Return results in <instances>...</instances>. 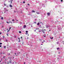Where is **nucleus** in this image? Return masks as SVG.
I'll return each instance as SVG.
<instances>
[{"instance_id": "58", "label": "nucleus", "mask_w": 64, "mask_h": 64, "mask_svg": "<svg viewBox=\"0 0 64 64\" xmlns=\"http://www.w3.org/2000/svg\"><path fill=\"white\" fill-rule=\"evenodd\" d=\"M58 59H59V58H58Z\"/></svg>"}, {"instance_id": "30", "label": "nucleus", "mask_w": 64, "mask_h": 64, "mask_svg": "<svg viewBox=\"0 0 64 64\" xmlns=\"http://www.w3.org/2000/svg\"><path fill=\"white\" fill-rule=\"evenodd\" d=\"M6 47V46H4V48H5V49H6V48H5Z\"/></svg>"}, {"instance_id": "4", "label": "nucleus", "mask_w": 64, "mask_h": 64, "mask_svg": "<svg viewBox=\"0 0 64 64\" xmlns=\"http://www.w3.org/2000/svg\"><path fill=\"white\" fill-rule=\"evenodd\" d=\"M32 13H34L35 12V11L34 10H32Z\"/></svg>"}, {"instance_id": "12", "label": "nucleus", "mask_w": 64, "mask_h": 64, "mask_svg": "<svg viewBox=\"0 0 64 64\" xmlns=\"http://www.w3.org/2000/svg\"><path fill=\"white\" fill-rule=\"evenodd\" d=\"M6 53L5 52H3V54H6Z\"/></svg>"}, {"instance_id": "13", "label": "nucleus", "mask_w": 64, "mask_h": 64, "mask_svg": "<svg viewBox=\"0 0 64 64\" xmlns=\"http://www.w3.org/2000/svg\"><path fill=\"white\" fill-rule=\"evenodd\" d=\"M44 37H46V35H45V36H44Z\"/></svg>"}, {"instance_id": "32", "label": "nucleus", "mask_w": 64, "mask_h": 64, "mask_svg": "<svg viewBox=\"0 0 64 64\" xmlns=\"http://www.w3.org/2000/svg\"><path fill=\"white\" fill-rule=\"evenodd\" d=\"M15 55H16V56H17V55H16V53H15Z\"/></svg>"}, {"instance_id": "8", "label": "nucleus", "mask_w": 64, "mask_h": 64, "mask_svg": "<svg viewBox=\"0 0 64 64\" xmlns=\"http://www.w3.org/2000/svg\"><path fill=\"white\" fill-rule=\"evenodd\" d=\"M10 7H12V6L11 5H10Z\"/></svg>"}, {"instance_id": "48", "label": "nucleus", "mask_w": 64, "mask_h": 64, "mask_svg": "<svg viewBox=\"0 0 64 64\" xmlns=\"http://www.w3.org/2000/svg\"><path fill=\"white\" fill-rule=\"evenodd\" d=\"M4 6H6V4H4Z\"/></svg>"}, {"instance_id": "21", "label": "nucleus", "mask_w": 64, "mask_h": 64, "mask_svg": "<svg viewBox=\"0 0 64 64\" xmlns=\"http://www.w3.org/2000/svg\"><path fill=\"white\" fill-rule=\"evenodd\" d=\"M23 3H25V2H23Z\"/></svg>"}, {"instance_id": "61", "label": "nucleus", "mask_w": 64, "mask_h": 64, "mask_svg": "<svg viewBox=\"0 0 64 64\" xmlns=\"http://www.w3.org/2000/svg\"><path fill=\"white\" fill-rule=\"evenodd\" d=\"M29 25H30V24H29Z\"/></svg>"}, {"instance_id": "23", "label": "nucleus", "mask_w": 64, "mask_h": 64, "mask_svg": "<svg viewBox=\"0 0 64 64\" xmlns=\"http://www.w3.org/2000/svg\"><path fill=\"white\" fill-rule=\"evenodd\" d=\"M12 21H14V20L12 19Z\"/></svg>"}, {"instance_id": "53", "label": "nucleus", "mask_w": 64, "mask_h": 64, "mask_svg": "<svg viewBox=\"0 0 64 64\" xmlns=\"http://www.w3.org/2000/svg\"><path fill=\"white\" fill-rule=\"evenodd\" d=\"M24 64H25V62H24Z\"/></svg>"}, {"instance_id": "34", "label": "nucleus", "mask_w": 64, "mask_h": 64, "mask_svg": "<svg viewBox=\"0 0 64 64\" xmlns=\"http://www.w3.org/2000/svg\"><path fill=\"white\" fill-rule=\"evenodd\" d=\"M2 47V46L1 45L0 46V47Z\"/></svg>"}, {"instance_id": "19", "label": "nucleus", "mask_w": 64, "mask_h": 64, "mask_svg": "<svg viewBox=\"0 0 64 64\" xmlns=\"http://www.w3.org/2000/svg\"><path fill=\"white\" fill-rule=\"evenodd\" d=\"M48 27H49V26H46V28H48Z\"/></svg>"}, {"instance_id": "29", "label": "nucleus", "mask_w": 64, "mask_h": 64, "mask_svg": "<svg viewBox=\"0 0 64 64\" xmlns=\"http://www.w3.org/2000/svg\"><path fill=\"white\" fill-rule=\"evenodd\" d=\"M8 55H10V53H8Z\"/></svg>"}, {"instance_id": "17", "label": "nucleus", "mask_w": 64, "mask_h": 64, "mask_svg": "<svg viewBox=\"0 0 64 64\" xmlns=\"http://www.w3.org/2000/svg\"><path fill=\"white\" fill-rule=\"evenodd\" d=\"M11 29V27H10L9 29V30Z\"/></svg>"}, {"instance_id": "22", "label": "nucleus", "mask_w": 64, "mask_h": 64, "mask_svg": "<svg viewBox=\"0 0 64 64\" xmlns=\"http://www.w3.org/2000/svg\"><path fill=\"white\" fill-rule=\"evenodd\" d=\"M28 5H29V6H30V4H28Z\"/></svg>"}, {"instance_id": "63", "label": "nucleus", "mask_w": 64, "mask_h": 64, "mask_svg": "<svg viewBox=\"0 0 64 64\" xmlns=\"http://www.w3.org/2000/svg\"><path fill=\"white\" fill-rule=\"evenodd\" d=\"M26 10H27V8H26Z\"/></svg>"}, {"instance_id": "44", "label": "nucleus", "mask_w": 64, "mask_h": 64, "mask_svg": "<svg viewBox=\"0 0 64 64\" xmlns=\"http://www.w3.org/2000/svg\"><path fill=\"white\" fill-rule=\"evenodd\" d=\"M19 42H20V40L19 41Z\"/></svg>"}, {"instance_id": "35", "label": "nucleus", "mask_w": 64, "mask_h": 64, "mask_svg": "<svg viewBox=\"0 0 64 64\" xmlns=\"http://www.w3.org/2000/svg\"><path fill=\"white\" fill-rule=\"evenodd\" d=\"M16 38V36H14V38Z\"/></svg>"}, {"instance_id": "6", "label": "nucleus", "mask_w": 64, "mask_h": 64, "mask_svg": "<svg viewBox=\"0 0 64 64\" xmlns=\"http://www.w3.org/2000/svg\"><path fill=\"white\" fill-rule=\"evenodd\" d=\"M10 23L12 24V22H10V21H9V23Z\"/></svg>"}, {"instance_id": "56", "label": "nucleus", "mask_w": 64, "mask_h": 64, "mask_svg": "<svg viewBox=\"0 0 64 64\" xmlns=\"http://www.w3.org/2000/svg\"><path fill=\"white\" fill-rule=\"evenodd\" d=\"M16 21H18V20H17Z\"/></svg>"}, {"instance_id": "45", "label": "nucleus", "mask_w": 64, "mask_h": 64, "mask_svg": "<svg viewBox=\"0 0 64 64\" xmlns=\"http://www.w3.org/2000/svg\"><path fill=\"white\" fill-rule=\"evenodd\" d=\"M11 2V3H12V2L11 1V2Z\"/></svg>"}, {"instance_id": "27", "label": "nucleus", "mask_w": 64, "mask_h": 64, "mask_svg": "<svg viewBox=\"0 0 64 64\" xmlns=\"http://www.w3.org/2000/svg\"><path fill=\"white\" fill-rule=\"evenodd\" d=\"M10 63H11V61H10Z\"/></svg>"}, {"instance_id": "16", "label": "nucleus", "mask_w": 64, "mask_h": 64, "mask_svg": "<svg viewBox=\"0 0 64 64\" xmlns=\"http://www.w3.org/2000/svg\"><path fill=\"white\" fill-rule=\"evenodd\" d=\"M26 33H28V31L26 30Z\"/></svg>"}, {"instance_id": "60", "label": "nucleus", "mask_w": 64, "mask_h": 64, "mask_svg": "<svg viewBox=\"0 0 64 64\" xmlns=\"http://www.w3.org/2000/svg\"><path fill=\"white\" fill-rule=\"evenodd\" d=\"M41 45H43V44H41Z\"/></svg>"}, {"instance_id": "54", "label": "nucleus", "mask_w": 64, "mask_h": 64, "mask_svg": "<svg viewBox=\"0 0 64 64\" xmlns=\"http://www.w3.org/2000/svg\"><path fill=\"white\" fill-rule=\"evenodd\" d=\"M7 64H9V63H8Z\"/></svg>"}, {"instance_id": "49", "label": "nucleus", "mask_w": 64, "mask_h": 64, "mask_svg": "<svg viewBox=\"0 0 64 64\" xmlns=\"http://www.w3.org/2000/svg\"><path fill=\"white\" fill-rule=\"evenodd\" d=\"M22 44H23V42H22Z\"/></svg>"}, {"instance_id": "38", "label": "nucleus", "mask_w": 64, "mask_h": 64, "mask_svg": "<svg viewBox=\"0 0 64 64\" xmlns=\"http://www.w3.org/2000/svg\"><path fill=\"white\" fill-rule=\"evenodd\" d=\"M3 38H5V36H3Z\"/></svg>"}, {"instance_id": "26", "label": "nucleus", "mask_w": 64, "mask_h": 64, "mask_svg": "<svg viewBox=\"0 0 64 64\" xmlns=\"http://www.w3.org/2000/svg\"><path fill=\"white\" fill-rule=\"evenodd\" d=\"M50 38V39H53V37H52V38Z\"/></svg>"}, {"instance_id": "18", "label": "nucleus", "mask_w": 64, "mask_h": 64, "mask_svg": "<svg viewBox=\"0 0 64 64\" xmlns=\"http://www.w3.org/2000/svg\"><path fill=\"white\" fill-rule=\"evenodd\" d=\"M57 50H58V49H59V48H57Z\"/></svg>"}, {"instance_id": "11", "label": "nucleus", "mask_w": 64, "mask_h": 64, "mask_svg": "<svg viewBox=\"0 0 64 64\" xmlns=\"http://www.w3.org/2000/svg\"><path fill=\"white\" fill-rule=\"evenodd\" d=\"M6 57L5 56H4L3 57V58H4Z\"/></svg>"}, {"instance_id": "2", "label": "nucleus", "mask_w": 64, "mask_h": 64, "mask_svg": "<svg viewBox=\"0 0 64 64\" xmlns=\"http://www.w3.org/2000/svg\"><path fill=\"white\" fill-rule=\"evenodd\" d=\"M36 13L37 14H40V13H39V12H36Z\"/></svg>"}, {"instance_id": "7", "label": "nucleus", "mask_w": 64, "mask_h": 64, "mask_svg": "<svg viewBox=\"0 0 64 64\" xmlns=\"http://www.w3.org/2000/svg\"><path fill=\"white\" fill-rule=\"evenodd\" d=\"M1 19H2V20H3V17H2L1 18Z\"/></svg>"}, {"instance_id": "42", "label": "nucleus", "mask_w": 64, "mask_h": 64, "mask_svg": "<svg viewBox=\"0 0 64 64\" xmlns=\"http://www.w3.org/2000/svg\"><path fill=\"white\" fill-rule=\"evenodd\" d=\"M6 42H7V40H6Z\"/></svg>"}, {"instance_id": "43", "label": "nucleus", "mask_w": 64, "mask_h": 64, "mask_svg": "<svg viewBox=\"0 0 64 64\" xmlns=\"http://www.w3.org/2000/svg\"><path fill=\"white\" fill-rule=\"evenodd\" d=\"M41 31H39V32H41Z\"/></svg>"}, {"instance_id": "15", "label": "nucleus", "mask_w": 64, "mask_h": 64, "mask_svg": "<svg viewBox=\"0 0 64 64\" xmlns=\"http://www.w3.org/2000/svg\"><path fill=\"white\" fill-rule=\"evenodd\" d=\"M7 23H9V22H6Z\"/></svg>"}, {"instance_id": "64", "label": "nucleus", "mask_w": 64, "mask_h": 64, "mask_svg": "<svg viewBox=\"0 0 64 64\" xmlns=\"http://www.w3.org/2000/svg\"><path fill=\"white\" fill-rule=\"evenodd\" d=\"M28 38H28L27 39H28Z\"/></svg>"}, {"instance_id": "46", "label": "nucleus", "mask_w": 64, "mask_h": 64, "mask_svg": "<svg viewBox=\"0 0 64 64\" xmlns=\"http://www.w3.org/2000/svg\"><path fill=\"white\" fill-rule=\"evenodd\" d=\"M8 30V28L7 29V30Z\"/></svg>"}, {"instance_id": "25", "label": "nucleus", "mask_w": 64, "mask_h": 64, "mask_svg": "<svg viewBox=\"0 0 64 64\" xmlns=\"http://www.w3.org/2000/svg\"><path fill=\"white\" fill-rule=\"evenodd\" d=\"M61 2H63V0H61Z\"/></svg>"}, {"instance_id": "20", "label": "nucleus", "mask_w": 64, "mask_h": 64, "mask_svg": "<svg viewBox=\"0 0 64 64\" xmlns=\"http://www.w3.org/2000/svg\"><path fill=\"white\" fill-rule=\"evenodd\" d=\"M34 23H35V24H36V22H35Z\"/></svg>"}, {"instance_id": "9", "label": "nucleus", "mask_w": 64, "mask_h": 64, "mask_svg": "<svg viewBox=\"0 0 64 64\" xmlns=\"http://www.w3.org/2000/svg\"><path fill=\"white\" fill-rule=\"evenodd\" d=\"M39 28H36V30H39Z\"/></svg>"}, {"instance_id": "33", "label": "nucleus", "mask_w": 64, "mask_h": 64, "mask_svg": "<svg viewBox=\"0 0 64 64\" xmlns=\"http://www.w3.org/2000/svg\"><path fill=\"white\" fill-rule=\"evenodd\" d=\"M42 22H40V24H42Z\"/></svg>"}, {"instance_id": "50", "label": "nucleus", "mask_w": 64, "mask_h": 64, "mask_svg": "<svg viewBox=\"0 0 64 64\" xmlns=\"http://www.w3.org/2000/svg\"><path fill=\"white\" fill-rule=\"evenodd\" d=\"M11 1H13V0H11Z\"/></svg>"}, {"instance_id": "14", "label": "nucleus", "mask_w": 64, "mask_h": 64, "mask_svg": "<svg viewBox=\"0 0 64 64\" xmlns=\"http://www.w3.org/2000/svg\"><path fill=\"white\" fill-rule=\"evenodd\" d=\"M19 33H21V32L20 31L19 32Z\"/></svg>"}, {"instance_id": "37", "label": "nucleus", "mask_w": 64, "mask_h": 64, "mask_svg": "<svg viewBox=\"0 0 64 64\" xmlns=\"http://www.w3.org/2000/svg\"><path fill=\"white\" fill-rule=\"evenodd\" d=\"M18 39H19V40H20V38H18Z\"/></svg>"}, {"instance_id": "28", "label": "nucleus", "mask_w": 64, "mask_h": 64, "mask_svg": "<svg viewBox=\"0 0 64 64\" xmlns=\"http://www.w3.org/2000/svg\"><path fill=\"white\" fill-rule=\"evenodd\" d=\"M14 13L16 12V11H15V10H14Z\"/></svg>"}, {"instance_id": "5", "label": "nucleus", "mask_w": 64, "mask_h": 64, "mask_svg": "<svg viewBox=\"0 0 64 64\" xmlns=\"http://www.w3.org/2000/svg\"><path fill=\"white\" fill-rule=\"evenodd\" d=\"M40 24V23L38 22L37 23V25H39Z\"/></svg>"}, {"instance_id": "36", "label": "nucleus", "mask_w": 64, "mask_h": 64, "mask_svg": "<svg viewBox=\"0 0 64 64\" xmlns=\"http://www.w3.org/2000/svg\"><path fill=\"white\" fill-rule=\"evenodd\" d=\"M43 33H44V34H45V32H43Z\"/></svg>"}, {"instance_id": "41", "label": "nucleus", "mask_w": 64, "mask_h": 64, "mask_svg": "<svg viewBox=\"0 0 64 64\" xmlns=\"http://www.w3.org/2000/svg\"><path fill=\"white\" fill-rule=\"evenodd\" d=\"M8 11V10H6V11Z\"/></svg>"}, {"instance_id": "10", "label": "nucleus", "mask_w": 64, "mask_h": 64, "mask_svg": "<svg viewBox=\"0 0 64 64\" xmlns=\"http://www.w3.org/2000/svg\"><path fill=\"white\" fill-rule=\"evenodd\" d=\"M8 35H9V34L8 33L6 34V35H7L8 36Z\"/></svg>"}, {"instance_id": "59", "label": "nucleus", "mask_w": 64, "mask_h": 64, "mask_svg": "<svg viewBox=\"0 0 64 64\" xmlns=\"http://www.w3.org/2000/svg\"><path fill=\"white\" fill-rule=\"evenodd\" d=\"M3 54V53H2V54Z\"/></svg>"}, {"instance_id": "62", "label": "nucleus", "mask_w": 64, "mask_h": 64, "mask_svg": "<svg viewBox=\"0 0 64 64\" xmlns=\"http://www.w3.org/2000/svg\"><path fill=\"white\" fill-rule=\"evenodd\" d=\"M1 62V61H0V62Z\"/></svg>"}, {"instance_id": "40", "label": "nucleus", "mask_w": 64, "mask_h": 64, "mask_svg": "<svg viewBox=\"0 0 64 64\" xmlns=\"http://www.w3.org/2000/svg\"><path fill=\"white\" fill-rule=\"evenodd\" d=\"M20 38H21V39H22V37H21Z\"/></svg>"}, {"instance_id": "39", "label": "nucleus", "mask_w": 64, "mask_h": 64, "mask_svg": "<svg viewBox=\"0 0 64 64\" xmlns=\"http://www.w3.org/2000/svg\"><path fill=\"white\" fill-rule=\"evenodd\" d=\"M10 31V30H9L8 31H8Z\"/></svg>"}, {"instance_id": "51", "label": "nucleus", "mask_w": 64, "mask_h": 64, "mask_svg": "<svg viewBox=\"0 0 64 64\" xmlns=\"http://www.w3.org/2000/svg\"><path fill=\"white\" fill-rule=\"evenodd\" d=\"M43 42H45V40H44Z\"/></svg>"}, {"instance_id": "47", "label": "nucleus", "mask_w": 64, "mask_h": 64, "mask_svg": "<svg viewBox=\"0 0 64 64\" xmlns=\"http://www.w3.org/2000/svg\"><path fill=\"white\" fill-rule=\"evenodd\" d=\"M58 53V54H60V53L59 52Z\"/></svg>"}, {"instance_id": "1", "label": "nucleus", "mask_w": 64, "mask_h": 64, "mask_svg": "<svg viewBox=\"0 0 64 64\" xmlns=\"http://www.w3.org/2000/svg\"><path fill=\"white\" fill-rule=\"evenodd\" d=\"M47 15L48 16H49L50 15V12H48L47 13Z\"/></svg>"}, {"instance_id": "57", "label": "nucleus", "mask_w": 64, "mask_h": 64, "mask_svg": "<svg viewBox=\"0 0 64 64\" xmlns=\"http://www.w3.org/2000/svg\"><path fill=\"white\" fill-rule=\"evenodd\" d=\"M50 31H51V30H49Z\"/></svg>"}, {"instance_id": "3", "label": "nucleus", "mask_w": 64, "mask_h": 64, "mask_svg": "<svg viewBox=\"0 0 64 64\" xmlns=\"http://www.w3.org/2000/svg\"><path fill=\"white\" fill-rule=\"evenodd\" d=\"M26 26L25 25H24V28H26Z\"/></svg>"}, {"instance_id": "31", "label": "nucleus", "mask_w": 64, "mask_h": 64, "mask_svg": "<svg viewBox=\"0 0 64 64\" xmlns=\"http://www.w3.org/2000/svg\"><path fill=\"white\" fill-rule=\"evenodd\" d=\"M2 34V33L1 32H0V34Z\"/></svg>"}, {"instance_id": "52", "label": "nucleus", "mask_w": 64, "mask_h": 64, "mask_svg": "<svg viewBox=\"0 0 64 64\" xmlns=\"http://www.w3.org/2000/svg\"><path fill=\"white\" fill-rule=\"evenodd\" d=\"M35 31H36V30H34V32H35Z\"/></svg>"}, {"instance_id": "24", "label": "nucleus", "mask_w": 64, "mask_h": 64, "mask_svg": "<svg viewBox=\"0 0 64 64\" xmlns=\"http://www.w3.org/2000/svg\"><path fill=\"white\" fill-rule=\"evenodd\" d=\"M2 43H0V45H1V44H2Z\"/></svg>"}, {"instance_id": "55", "label": "nucleus", "mask_w": 64, "mask_h": 64, "mask_svg": "<svg viewBox=\"0 0 64 64\" xmlns=\"http://www.w3.org/2000/svg\"><path fill=\"white\" fill-rule=\"evenodd\" d=\"M28 34V33H27V34Z\"/></svg>"}]
</instances>
